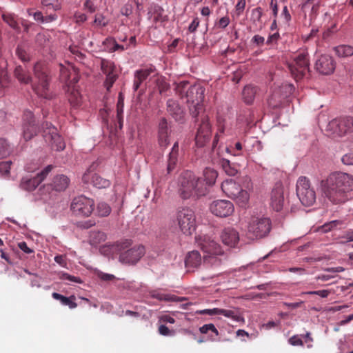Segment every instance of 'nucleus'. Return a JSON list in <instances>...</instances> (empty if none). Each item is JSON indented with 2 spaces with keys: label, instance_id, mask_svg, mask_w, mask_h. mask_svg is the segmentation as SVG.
<instances>
[{
  "label": "nucleus",
  "instance_id": "7ed1b4c3",
  "mask_svg": "<svg viewBox=\"0 0 353 353\" xmlns=\"http://www.w3.org/2000/svg\"><path fill=\"white\" fill-rule=\"evenodd\" d=\"M320 188L323 196L332 204H342L351 198L353 191V175L336 172L321 181Z\"/></svg>",
  "mask_w": 353,
  "mask_h": 353
},
{
  "label": "nucleus",
  "instance_id": "c85d7f7f",
  "mask_svg": "<svg viewBox=\"0 0 353 353\" xmlns=\"http://www.w3.org/2000/svg\"><path fill=\"white\" fill-rule=\"evenodd\" d=\"M52 296L54 299L60 301L63 305H68L70 309H74L77 307V303L74 301L76 300V296L74 295L66 297L57 292H53L52 294Z\"/></svg>",
  "mask_w": 353,
  "mask_h": 353
},
{
  "label": "nucleus",
  "instance_id": "393cba45",
  "mask_svg": "<svg viewBox=\"0 0 353 353\" xmlns=\"http://www.w3.org/2000/svg\"><path fill=\"white\" fill-rule=\"evenodd\" d=\"M167 110L176 121H181L183 119L184 112L176 101L169 99L167 101Z\"/></svg>",
  "mask_w": 353,
  "mask_h": 353
},
{
  "label": "nucleus",
  "instance_id": "09e8293b",
  "mask_svg": "<svg viewBox=\"0 0 353 353\" xmlns=\"http://www.w3.org/2000/svg\"><path fill=\"white\" fill-rule=\"evenodd\" d=\"M221 310L217 308L205 309L202 310H197L196 312V314L212 316L215 314H219Z\"/></svg>",
  "mask_w": 353,
  "mask_h": 353
},
{
  "label": "nucleus",
  "instance_id": "2f4dec72",
  "mask_svg": "<svg viewBox=\"0 0 353 353\" xmlns=\"http://www.w3.org/2000/svg\"><path fill=\"white\" fill-rule=\"evenodd\" d=\"M256 93V88L255 87L252 85L245 86L242 93L244 101L248 104L252 103L254 99Z\"/></svg>",
  "mask_w": 353,
  "mask_h": 353
},
{
  "label": "nucleus",
  "instance_id": "4d7b16f0",
  "mask_svg": "<svg viewBox=\"0 0 353 353\" xmlns=\"http://www.w3.org/2000/svg\"><path fill=\"white\" fill-rule=\"evenodd\" d=\"M94 22L95 24L103 27L108 24V21L102 14H97Z\"/></svg>",
  "mask_w": 353,
  "mask_h": 353
},
{
  "label": "nucleus",
  "instance_id": "ea45409f",
  "mask_svg": "<svg viewBox=\"0 0 353 353\" xmlns=\"http://www.w3.org/2000/svg\"><path fill=\"white\" fill-rule=\"evenodd\" d=\"M234 211V205L230 201L222 199V216L231 215Z\"/></svg>",
  "mask_w": 353,
  "mask_h": 353
},
{
  "label": "nucleus",
  "instance_id": "f257e3e1",
  "mask_svg": "<svg viewBox=\"0 0 353 353\" xmlns=\"http://www.w3.org/2000/svg\"><path fill=\"white\" fill-rule=\"evenodd\" d=\"M176 92L181 98L185 97L189 104L190 112L199 125L196 145L203 147L209 141L211 132L209 117L202 103L205 89L200 85H190L188 81H181L177 84Z\"/></svg>",
  "mask_w": 353,
  "mask_h": 353
},
{
  "label": "nucleus",
  "instance_id": "412c9836",
  "mask_svg": "<svg viewBox=\"0 0 353 353\" xmlns=\"http://www.w3.org/2000/svg\"><path fill=\"white\" fill-rule=\"evenodd\" d=\"M239 242V234L232 227L225 228L222 231V243L230 248H236Z\"/></svg>",
  "mask_w": 353,
  "mask_h": 353
},
{
  "label": "nucleus",
  "instance_id": "bb28decb",
  "mask_svg": "<svg viewBox=\"0 0 353 353\" xmlns=\"http://www.w3.org/2000/svg\"><path fill=\"white\" fill-rule=\"evenodd\" d=\"M150 294L154 299L165 302H181L185 299L183 297H179L171 294L161 293L156 290L150 292Z\"/></svg>",
  "mask_w": 353,
  "mask_h": 353
},
{
  "label": "nucleus",
  "instance_id": "58836bf2",
  "mask_svg": "<svg viewBox=\"0 0 353 353\" xmlns=\"http://www.w3.org/2000/svg\"><path fill=\"white\" fill-rule=\"evenodd\" d=\"M222 170L228 176H234L237 173V170L233 165H231L230 161L227 159H222Z\"/></svg>",
  "mask_w": 353,
  "mask_h": 353
},
{
  "label": "nucleus",
  "instance_id": "a18cd8bd",
  "mask_svg": "<svg viewBox=\"0 0 353 353\" xmlns=\"http://www.w3.org/2000/svg\"><path fill=\"white\" fill-rule=\"evenodd\" d=\"M339 224L338 221H332L329 223H325L321 226L320 230L322 232L326 233L332 230V228L336 227Z\"/></svg>",
  "mask_w": 353,
  "mask_h": 353
},
{
  "label": "nucleus",
  "instance_id": "4c0bfd02",
  "mask_svg": "<svg viewBox=\"0 0 353 353\" xmlns=\"http://www.w3.org/2000/svg\"><path fill=\"white\" fill-rule=\"evenodd\" d=\"M41 4L46 11H56L60 9L59 0H41Z\"/></svg>",
  "mask_w": 353,
  "mask_h": 353
},
{
  "label": "nucleus",
  "instance_id": "79ce46f5",
  "mask_svg": "<svg viewBox=\"0 0 353 353\" xmlns=\"http://www.w3.org/2000/svg\"><path fill=\"white\" fill-rule=\"evenodd\" d=\"M222 315L230 317L231 316L233 319L236 321H240L241 319V316L239 314V310L236 308L230 309V310H221Z\"/></svg>",
  "mask_w": 353,
  "mask_h": 353
},
{
  "label": "nucleus",
  "instance_id": "e433bc0d",
  "mask_svg": "<svg viewBox=\"0 0 353 353\" xmlns=\"http://www.w3.org/2000/svg\"><path fill=\"white\" fill-rule=\"evenodd\" d=\"M112 211L111 207L105 202H99L97 204L96 214L101 217L108 216Z\"/></svg>",
  "mask_w": 353,
  "mask_h": 353
},
{
  "label": "nucleus",
  "instance_id": "2eb2a0df",
  "mask_svg": "<svg viewBox=\"0 0 353 353\" xmlns=\"http://www.w3.org/2000/svg\"><path fill=\"white\" fill-rule=\"evenodd\" d=\"M195 242L205 253L210 255H219L221 248L219 244L206 235H198L195 236Z\"/></svg>",
  "mask_w": 353,
  "mask_h": 353
},
{
  "label": "nucleus",
  "instance_id": "49530a36",
  "mask_svg": "<svg viewBox=\"0 0 353 353\" xmlns=\"http://www.w3.org/2000/svg\"><path fill=\"white\" fill-rule=\"evenodd\" d=\"M115 41L116 40L114 38L109 37L105 39L103 41V45L105 46L107 50H108L109 52H113L114 48V44H115Z\"/></svg>",
  "mask_w": 353,
  "mask_h": 353
},
{
  "label": "nucleus",
  "instance_id": "8fccbe9b",
  "mask_svg": "<svg viewBox=\"0 0 353 353\" xmlns=\"http://www.w3.org/2000/svg\"><path fill=\"white\" fill-rule=\"evenodd\" d=\"M262 9L260 7L254 8L252 11L251 17L254 21H260L262 17Z\"/></svg>",
  "mask_w": 353,
  "mask_h": 353
},
{
  "label": "nucleus",
  "instance_id": "13d9d810",
  "mask_svg": "<svg viewBox=\"0 0 353 353\" xmlns=\"http://www.w3.org/2000/svg\"><path fill=\"white\" fill-rule=\"evenodd\" d=\"M61 278L63 279H65V280H68L71 282H74V283H82V281L79 277H76L74 276L70 275L67 273L63 274Z\"/></svg>",
  "mask_w": 353,
  "mask_h": 353
},
{
  "label": "nucleus",
  "instance_id": "603ef678",
  "mask_svg": "<svg viewBox=\"0 0 353 353\" xmlns=\"http://www.w3.org/2000/svg\"><path fill=\"white\" fill-rule=\"evenodd\" d=\"M98 277L104 281H111L115 279V276L111 274L99 272L97 273Z\"/></svg>",
  "mask_w": 353,
  "mask_h": 353
},
{
  "label": "nucleus",
  "instance_id": "20e7f679",
  "mask_svg": "<svg viewBox=\"0 0 353 353\" xmlns=\"http://www.w3.org/2000/svg\"><path fill=\"white\" fill-rule=\"evenodd\" d=\"M132 245L131 240L125 239L117 244L121 251L119 261L125 264H134L137 263L145 254V248L141 245H135L130 249Z\"/></svg>",
  "mask_w": 353,
  "mask_h": 353
},
{
  "label": "nucleus",
  "instance_id": "3c124183",
  "mask_svg": "<svg viewBox=\"0 0 353 353\" xmlns=\"http://www.w3.org/2000/svg\"><path fill=\"white\" fill-rule=\"evenodd\" d=\"M281 17L283 19V22L286 24H289L290 21H291V15L289 12V10L288 9L287 6H284L281 14Z\"/></svg>",
  "mask_w": 353,
  "mask_h": 353
},
{
  "label": "nucleus",
  "instance_id": "f704fd0d",
  "mask_svg": "<svg viewBox=\"0 0 353 353\" xmlns=\"http://www.w3.org/2000/svg\"><path fill=\"white\" fill-rule=\"evenodd\" d=\"M2 19L10 28L14 30H19V26L17 21L16 16L14 14L9 12H3L2 14Z\"/></svg>",
  "mask_w": 353,
  "mask_h": 353
},
{
  "label": "nucleus",
  "instance_id": "0e129e2a",
  "mask_svg": "<svg viewBox=\"0 0 353 353\" xmlns=\"http://www.w3.org/2000/svg\"><path fill=\"white\" fill-rule=\"evenodd\" d=\"M177 161L178 159L168 158L167 167V171L168 174L175 168Z\"/></svg>",
  "mask_w": 353,
  "mask_h": 353
},
{
  "label": "nucleus",
  "instance_id": "680f3d73",
  "mask_svg": "<svg viewBox=\"0 0 353 353\" xmlns=\"http://www.w3.org/2000/svg\"><path fill=\"white\" fill-rule=\"evenodd\" d=\"M11 163L10 161H5L0 163V172L3 174H8L10 170Z\"/></svg>",
  "mask_w": 353,
  "mask_h": 353
},
{
  "label": "nucleus",
  "instance_id": "5701e85b",
  "mask_svg": "<svg viewBox=\"0 0 353 353\" xmlns=\"http://www.w3.org/2000/svg\"><path fill=\"white\" fill-rule=\"evenodd\" d=\"M155 68L154 66H150L149 68L138 70L134 73L133 88L134 91H137L141 83L146 80V79L154 72Z\"/></svg>",
  "mask_w": 353,
  "mask_h": 353
},
{
  "label": "nucleus",
  "instance_id": "f03ea898",
  "mask_svg": "<svg viewBox=\"0 0 353 353\" xmlns=\"http://www.w3.org/2000/svg\"><path fill=\"white\" fill-rule=\"evenodd\" d=\"M203 176L198 177L190 171L183 172L179 178V194L181 199H198L208 192L209 187L215 183L218 172L210 168L203 171Z\"/></svg>",
  "mask_w": 353,
  "mask_h": 353
},
{
  "label": "nucleus",
  "instance_id": "ddd939ff",
  "mask_svg": "<svg viewBox=\"0 0 353 353\" xmlns=\"http://www.w3.org/2000/svg\"><path fill=\"white\" fill-rule=\"evenodd\" d=\"M94 202L92 199L84 196H79L73 199L71 210L78 216H89L94 210Z\"/></svg>",
  "mask_w": 353,
  "mask_h": 353
},
{
  "label": "nucleus",
  "instance_id": "338daca9",
  "mask_svg": "<svg viewBox=\"0 0 353 353\" xmlns=\"http://www.w3.org/2000/svg\"><path fill=\"white\" fill-rule=\"evenodd\" d=\"M265 41V38L260 35H254L252 39V42L255 43L258 46H261L263 45Z\"/></svg>",
  "mask_w": 353,
  "mask_h": 353
},
{
  "label": "nucleus",
  "instance_id": "423d86ee",
  "mask_svg": "<svg viewBox=\"0 0 353 353\" xmlns=\"http://www.w3.org/2000/svg\"><path fill=\"white\" fill-rule=\"evenodd\" d=\"M222 192L242 208H245L248 203L250 194L247 190H243L232 179L222 181Z\"/></svg>",
  "mask_w": 353,
  "mask_h": 353
},
{
  "label": "nucleus",
  "instance_id": "0eeeda50",
  "mask_svg": "<svg viewBox=\"0 0 353 353\" xmlns=\"http://www.w3.org/2000/svg\"><path fill=\"white\" fill-rule=\"evenodd\" d=\"M271 228L270 219L252 217L248 223L247 236L250 239L263 238L269 234Z\"/></svg>",
  "mask_w": 353,
  "mask_h": 353
},
{
  "label": "nucleus",
  "instance_id": "cd10ccee",
  "mask_svg": "<svg viewBox=\"0 0 353 353\" xmlns=\"http://www.w3.org/2000/svg\"><path fill=\"white\" fill-rule=\"evenodd\" d=\"M68 99L72 108L77 109L81 105V97L79 92L74 88H69Z\"/></svg>",
  "mask_w": 353,
  "mask_h": 353
},
{
  "label": "nucleus",
  "instance_id": "4be33fe9",
  "mask_svg": "<svg viewBox=\"0 0 353 353\" xmlns=\"http://www.w3.org/2000/svg\"><path fill=\"white\" fill-rule=\"evenodd\" d=\"M158 141L161 148H166L170 143L168 122L165 118L159 123Z\"/></svg>",
  "mask_w": 353,
  "mask_h": 353
},
{
  "label": "nucleus",
  "instance_id": "c756f323",
  "mask_svg": "<svg viewBox=\"0 0 353 353\" xmlns=\"http://www.w3.org/2000/svg\"><path fill=\"white\" fill-rule=\"evenodd\" d=\"M14 74L18 81L21 83L28 84L32 81V78L30 74L25 70H23L21 65H18L15 68Z\"/></svg>",
  "mask_w": 353,
  "mask_h": 353
},
{
  "label": "nucleus",
  "instance_id": "c03bdc74",
  "mask_svg": "<svg viewBox=\"0 0 353 353\" xmlns=\"http://www.w3.org/2000/svg\"><path fill=\"white\" fill-rule=\"evenodd\" d=\"M16 54L19 59H20L22 61L26 62L30 60V57L27 52L22 48L21 46H17L16 49Z\"/></svg>",
  "mask_w": 353,
  "mask_h": 353
},
{
  "label": "nucleus",
  "instance_id": "a878e982",
  "mask_svg": "<svg viewBox=\"0 0 353 353\" xmlns=\"http://www.w3.org/2000/svg\"><path fill=\"white\" fill-rule=\"evenodd\" d=\"M70 183V179L68 176L63 174H59L54 177L51 186L52 189L56 191L65 190Z\"/></svg>",
  "mask_w": 353,
  "mask_h": 353
},
{
  "label": "nucleus",
  "instance_id": "69168bd1",
  "mask_svg": "<svg viewBox=\"0 0 353 353\" xmlns=\"http://www.w3.org/2000/svg\"><path fill=\"white\" fill-rule=\"evenodd\" d=\"M159 321L162 322V323H175V319L172 317L171 316L168 315V314H164V315H162L160 318H159Z\"/></svg>",
  "mask_w": 353,
  "mask_h": 353
},
{
  "label": "nucleus",
  "instance_id": "de8ad7c7",
  "mask_svg": "<svg viewBox=\"0 0 353 353\" xmlns=\"http://www.w3.org/2000/svg\"><path fill=\"white\" fill-rule=\"evenodd\" d=\"M159 333L163 336H172L174 334V330H170L166 325H161L158 328Z\"/></svg>",
  "mask_w": 353,
  "mask_h": 353
},
{
  "label": "nucleus",
  "instance_id": "dca6fc26",
  "mask_svg": "<svg viewBox=\"0 0 353 353\" xmlns=\"http://www.w3.org/2000/svg\"><path fill=\"white\" fill-rule=\"evenodd\" d=\"M52 169V165H48L43 171L33 178L23 177L20 183L21 188L28 192L33 191L43 181Z\"/></svg>",
  "mask_w": 353,
  "mask_h": 353
},
{
  "label": "nucleus",
  "instance_id": "f3484780",
  "mask_svg": "<svg viewBox=\"0 0 353 353\" xmlns=\"http://www.w3.org/2000/svg\"><path fill=\"white\" fill-rule=\"evenodd\" d=\"M95 165H92L87 172L83 175L82 180L85 183L92 184L97 188H105L110 185V181L98 175L92 173L95 168Z\"/></svg>",
  "mask_w": 353,
  "mask_h": 353
},
{
  "label": "nucleus",
  "instance_id": "37998d69",
  "mask_svg": "<svg viewBox=\"0 0 353 353\" xmlns=\"http://www.w3.org/2000/svg\"><path fill=\"white\" fill-rule=\"evenodd\" d=\"M210 212L216 216H221V201H214L210 205Z\"/></svg>",
  "mask_w": 353,
  "mask_h": 353
},
{
  "label": "nucleus",
  "instance_id": "9d476101",
  "mask_svg": "<svg viewBox=\"0 0 353 353\" xmlns=\"http://www.w3.org/2000/svg\"><path fill=\"white\" fill-rule=\"evenodd\" d=\"M288 69L292 77L296 81H299L306 75L309 72V59L306 52H299L293 59L288 63Z\"/></svg>",
  "mask_w": 353,
  "mask_h": 353
},
{
  "label": "nucleus",
  "instance_id": "5fc2aeb1",
  "mask_svg": "<svg viewBox=\"0 0 353 353\" xmlns=\"http://www.w3.org/2000/svg\"><path fill=\"white\" fill-rule=\"evenodd\" d=\"M340 238L344 239V241H341L342 243L353 241V230L345 231Z\"/></svg>",
  "mask_w": 353,
  "mask_h": 353
},
{
  "label": "nucleus",
  "instance_id": "052dcab7",
  "mask_svg": "<svg viewBox=\"0 0 353 353\" xmlns=\"http://www.w3.org/2000/svg\"><path fill=\"white\" fill-rule=\"evenodd\" d=\"M59 67H60V74H61V78L65 81L68 80L69 79V76H70L69 70L62 64H60Z\"/></svg>",
  "mask_w": 353,
  "mask_h": 353
},
{
  "label": "nucleus",
  "instance_id": "6ab92c4d",
  "mask_svg": "<svg viewBox=\"0 0 353 353\" xmlns=\"http://www.w3.org/2000/svg\"><path fill=\"white\" fill-rule=\"evenodd\" d=\"M283 187L281 183H276L271 192L270 205L274 210L279 212L283 209Z\"/></svg>",
  "mask_w": 353,
  "mask_h": 353
},
{
  "label": "nucleus",
  "instance_id": "1a4fd4ad",
  "mask_svg": "<svg viewBox=\"0 0 353 353\" xmlns=\"http://www.w3.org/2000/svg\"><path fill=\"white\" fill-rule=\"evenodd\" d=\"M296 194L301 203L310 206L316 201V192L311 186L310 180L305 176H300L296 182Z\"/></svg>",
  "mask_w": 353,
  "mask_h": 353
},
{
  "label": "nucleus",
  "instance_id": "72a5a7b5",
  "mask_svg": "<svg viewBox=\"0 0 353 353\" xmlns=\"http://www.w3.org/2000/svg\"><path fill=\"white\" fill-rule=\"evenodd\" d=\"M202 334H208L210 340H214L219 335V332L213 324H205L200 327Z\"/></svg>",
  "mask_w": 353,
  "mask_h": 353
},
{
  "label": "nucleus",
  "instance_id": "e2e57ef3",
  "mask_svg": "<svg viewBox=\"0 0 353 353\" xmlns=\"http://www.w3.org/2000/svg\"><path fill=\"white\" fill-rule=\"evenodd\" d=\"M288 341L290 344L294 346L303 345V341L301 339H299V336L296 335H294L292 337H290Z\"/></svg>",
  "mask_w": 353,
  "mask_h": 353
},
{
  "label": "nucleus",
  "instance_id": "bf43d9fd",
  "mask_svg": "<svg viewBox=\"0 0 353 353\" xmlns=\"http://www.w3.org/2000/svg\"><path fill=\"white\" fill-rule=\"evenodd\" d=\"M341 161L345 165H353V153H347L344 154L341 158Z\"/></svg>",
  "mask_w": 353,
  "mask_h": 353
},
{
  "label": "nucleus",
  "instance_id": "39448f33",
  "mask_svg": "<svg viewBox=\"0 0 353 353\" xmlns=\"http://www.w3.org/2000/svg\"><path fill=\"white\" fill-rule=\"evenodd\" d=\"M34 74L37 79V84L32 85L36 94L44 99H50L51 94L49 92V77L46 65L42 62H37L34 65Z\"/></svg>",
  "mask_w": 353,
  "mask_h": 353
},
{
  "label": "nucleus",
  "instance_id": "4468645a",
  "mask_svg": "<svg viewBox=\"0 0 353 353\" xmlns=\"http://www.w3.org/2000/svg\"><path fill=\"white\" fill-rule=\"evenodd\" d=\"M23 137L26 141L32 139L39 132L40 129L31 111L26 110L23 115Z\"/></svg>",
  "mask_w": 353,
  "mask_h": 353
},
{
  "label": "nucleus",
  "instance_id": "7c9ffc66",
  "mask_svg": "<svg viewBox=\"0 0 353 353\" xmlns=\"http://www.w3.org/2000/svg\"><path fill=\"white\" fill-rule=\"evenodd\" d=\"M106 239V235L104 232L99 230H92L90 232L89 241L90 243L97 245Z\"/></svg>",
  "mask_w": 353,
  "mask_h": 353
},
{
  "label": "nucleus",
  "instance_id": "f8f14e48",
  "mask_svg": "<svg viewBox=\"0 0 353 353\" xmlns=\"http://www.w3.org/2000/svg\"><path fill=\"white\" fill-rule=\"evenodd\" d=\"M43 137L46 142L51 144L52 147L57 151L63 150L65 147V143L62 137L57 133V128L50 123H45L42 125Z\"/></svg>",
  "mask_w": 353,
  "mask_h": 353
},
{
  "label": "nucleus",
  "instance_id": "6e6552de",
  "mask_svg": "<svg viewBox=\"0 0 353 353\" xmlns=\"http://www.w3.org/2000/svg\"><path fill=\"white\" fill-rule=\"evenodd\" d=\"M176 221L180 230L185 235H192L196 230V215L193 210L185 207L176 212Z\"/></svg>",
  "mask_w": 353,
  "mask_h": 353
},
{
  "label": "nucleus",
  "instance_id": "6e6d98bb",
  "mask_svg": "<svg viewBox=\"0 0 353 353\" xmlns=\"http://www.w3.org/2000/svg\"><path fill=\"white\" fill-rule=\"evenodd\" d=\"M179 154V144L175 142L172 146V150L169 154L168 158L178 159Z\"/></svg>",
  "mask_w": 353,
  "mask_h": 353
},
{
  "label": "nucleus",
  "instance_id": "a211bd4d",
  "mask_svg": "<svg viewBox=\"0 0 353 353\" xmlns=\"http://www.w3.org/2000/svg\"><path fill=\"white\" fill-rule=\"evenodd\" d=\"M101 69L103 73L106 75L104 85L107 90H110V88L117 79V75L114 74V63L111 61L102 59L101 61Z\"/></svg>",
  "mask_w": 353,
  "mask_h": 353
},
{
  "label": "nucleus",
  "instance_id": "b1692460",
  "mask_svg": "<svg viewBox=\"0 0 353 353\" xmlns=\"http://www.w3.org/2000/svg\"><path fill=\"white\" fill-rule=\"evenodd\" d=\"M201 263V256L196 250L188 252L185 257V264L188 271H193L197 268Z\"/></svg>",
  "mask_w": 353,
  "mask_h": 353
},
{
  "label": "nucleus",
  "instance_id": "aec40b11",
  "mask_svg": "<svg viewBox=\"0 0 353 353\" xmlns=\"http://www.w3.org/2000/svg\"><path fill=\"white\" fill-rule=\"evenodd\" d=\"M316 68L322 74H330L335 69V62L331 56L323 54L316 61Z\"/></svg>",
  "mask_w": 353,
  "mask_h": 353
},
{
  "label": "nucleus",
  "instance_id": "774afa93",
  "mask_svg": "<svg viewBox=\"0 0 353 353\" xmlns=\"http://www.w3.org/2000/svg\"><path fill=\"white\" fill-rule=\"evenodd\" d=\"M84 7L91 13L94 12L96 10V7L94 6V3L90 0H86L85 1Z\"/></svg>",
  "mask_w": 353,
  "mask_h": 353
},
{
  "label": "nucleus",
  "instance_id": "a19ab883",
  "mask_svg": "<svg viewBox=\"0 0 353 353\" xmlns=\"http://www.w3.org/2000/svg\"><path fill=\"white\" fill-rule=\"evenodd\" d=\"M33 17H34V20L39 21L41 22L52 21L55 20L57 18L56 15L52 14V13H50L48 16L43 17L41 12H35L33 14Z\"/></svg>",
  "mask_w": 353,
  "mask_h": 353
},
{
  "label": "nucleus",
  "instance_id": "c9c22d12",
  "mask_svg": "<svg viewBox=\"0 0 353 353\" xmlns=\"http://www.w3.org/2000/svg\"><path fill=\"white\" fill-rule=\"evenodd\" d=\"M12 152V147L8 143L7 140L0 139V158L4 159L8 157Z\"/></svg>",
  "mask_w": 353,
  "mask_h": 353
},
{
  "label": "nucleus",
  "instance_id": "473e14b6",
  "mask_svg": "<svg viewBox=\"0 0 353 353\" xmlns=\"http://www.w3.org/2000/svg\"><path fill=\"white\" fill-rule=\"evenodd\" d=\"M334 52L340 57H348L353 55V46L340 45L334 48Z\"/></svg>",
  "mask_w": 353,
  "mask_h": 353
},
{
  "label": "nucleus",
  "instance_id": "9b49d317",
  "mask_svg": "<svg viewBox=\"0 0 353 353\" xmlns=\"http://www.w3.org/2000/svg\"><path fill=\"white\" fill-rule=\"evenodd\" d=\"M327 131L334 137H343L353 132V117H343L330 121L327 126Z\"/></svg>",
  "mask_w": 353,
  "mask_h": 353
},
{
  "label": "nucleus",
  "instance_id": "864d4df0",
  "mask_svg": "<svg viewBox=\"0 0 353 353\" xmlns=\"http://www.w3.org/2000/svg\"><path fill=\"white\" fill-rule=\"evenodd\" d=\"M245 7V0H239L235 7V12L237 16L241 15Z\"/></svg>",
  "mask_w": 353,
  "mask_h": 353
}]
</instances>
